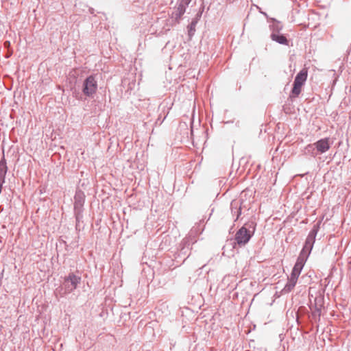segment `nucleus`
<instances>
[{
  "label": "nucleus",
  "mask_w": 351,
  "mask_h": 351,
  "mask_svg": "<svg viewBox=\"0 0 351 351\" xmlns=\"http://www.w3.org/2000/svg\"><path fill=\"white\" fill-rule=\"evenodd\" d=\"M81 278L78 276L71 273L68 276L65 277L64 282L61 286L60 294L62 295L69 293L75 290L77 285L80 283Z\"/></svg>",
  "instance_id": "obj_1"
},
{
  "label": "nucleus",
  "mask_w": 351,
  "mask_h": 351,
  "mask_svg": "<svg viewBox=\"0 0 351 351\" xmlns=\"http://www.w3.org/2000/svg\"><path fill=\"white\" fill-rule=\"evenodd\" d=\"M319 224L317 223L313 226V228L308 233L307 238L306 239L304 245L300 252V254L303 255L306 257H308L309 254H311V252L313 249L316 235L319 231Z\"/></svg>",
  "instance_id": "obj_2"
},
{
  "label": "nucleus",
  "mask_w": 351,
  "mask_h": 351,
  "mask_svg": "<svg viewBox=\"0 0 351 351\" xmlns=\"http://www.w3.org/2000/svg\"><path fill=\"white\" fill-rule=\"evenodd\" d=\"M97 81L95 76L90 75L87 77L82 84V93L86 97L93 98L97 90Z\"/></svg>",
  "instance_id": "obj_3"
},
{
  "label": "nucleus",
  "mask_w": 351,
  "mask_h": 351,
  "mask_svg": "<svg viewBox=\"0 0 351 351\" xmlns=\"http://www.w3.org/2000/svg\"><path fill=\"white\" fill-rule=\"evenodd\" d=\"M252 235L253 232L250 231L245 226H243L237 232L235 241L239 245H245L248 243Z\"/></svg>",
  "instance_id": "obj_4"
},
{
  "label": "nucleus",
  "mask_w": 351,
  "mask_h": 351,
  "mask_svg": "<svg viewBox=\"0 0 351 351\" xmlns=\"http://www.w3.org/2000/svg\"><path fill=\"white\" fill-rule=\"evenodd\" d=\"M191 1V0H181L178 6L175 8V10L172 12V17L174 18L176 21H178L184 14L186 8Z\"/></svg>",
  "instance_id": "obj_5"
},
{
  "label": "nucleus",
  "mask_w": 351,
  "mask_h": 351,
  "mask_svg": "<svg viewBox=\"0 0 351 351\" xmlns=\"http://www.w3.org/2000/svg\"><path fill=\"white\" fill-rule=\"evenodd\" d=\"M307 258H308L307 257L300 254V256H298L297 261L293 268L292 272L291 274V276L294 277L297 279L298 278Z\"/></svg>",
  "instance_id": "obj_6"
},
{
  "label": "nucleus",
  "mask_w": 351,
  "mask_h": 351,
  "mask_svg": "<svg viewBox=\"0 0 351 351\" xmlns=\"http://www.w3.org/2000/svg\"><path fill=\"white\" fill-rule=\"evenodd\" d=\"M317 154H322L326 152L330 147L329 138H322L315 143Z\"/></svg>",
  "instance_id": "obj_7"
},
{
  "label": "nucleus",
  "mask_w": 351,
  "mask_h": 351,
  "mask_svg": "<svg viewBox=\"0 0 351 351\" xmlns=\"http://www.w3.org/2000/svg\"><path fill=\"white\" fill-rule=\"evenodd\" d=\"M85 195L81 190H77L75 192L74 199V209H82L84 203Z\"/></svg>",
  "instance_id": "obj_8"
},
{
  "label": "nucleus",
  "mask_w": 351,
  "mask_h": 351,
  "mask_svg": "<svg viewBox=\"0 0 351 351\" xmlns=\"http://www.w3.org/2000/svg\"><path fill=\"white\" fill-rule=\"evenodd\" d=\"M195 242H196V240L192 238L191 235L184 238L181 243L182 247L180 249V253L185 254L186 253V249L189 250L191 245Z\"/></svg>",
  "instance_id": "obj_9"
},
{
  "label": "nucleus",
  "mask_w": 351,
  "mask_h": 351,
  "mask_svg": "<svg viewBox=\"0 0 351 351\" xmlns=\"http://www.w3.org/2000/svg\"><path fill=\"white\" fill-rule=\"evenodd\" d=\"M231 211L232 215H236L237 218L236 220L239 219V216L241 215V209L242 205L240 204L239 201L233 200L230 204Z\"/></svg>",
  "instance_id": "obj_10"
},
{
  "label": "nucleus",
  "mask_w": 351,
  "mask_h": 351,
  "mask_svg": "<svg viewBox=\"0 0 351 351\" xmlns=\"http://www.w3.org/2000/svg\"><path fill=\"white\" fill-rule=\"evenodd\" d=\"M304 84L301 82H298L294 80L293 84V88L291 90L290 97L294 98L299 96L302 91V87Z\"/></svg>",
  "instance_id": "obj_11"
},
{
  "label": "nucleus",
  "mask_w": 351,
  "mask_h": 351,
  "mask_svg": "<svg viewBox=\"0 0 351 351\" xmlns=\"http://www.w3.org/2000/svg\"><path fill=\"white\" fill-rule=\"evenodd\" d=\"M298 279L292 277L290 276V277L288 278V282L285 286L284 289H282V292L284 293H289L292 291V289L295 287L296 283H297Z\"/></svg>",
  "instance_id": "obj_12"
},
{
  "label": "nucleus",
  "mask_w": 351,
  "mask_h": 351,
  "mask_svg": "<svg viewBox=\"0 0 351 351\" xmlns=\"http://www.w3.org/2000/svg\"><path fill=\"white\" fill-rule=\"evenodd\" d=\"M7 165L4 158L0 161V184L5 182V177L7 173Z\"/></svg>",
  "instance_id": "obj_13"
},
{
  "label": "nucleus",
  "mask_w": 351,
  "mask_h": 351,
  "mask_svg": "<svg viewBox=\"0 0 351 351\" xmlns=\"http://www.w3.org/2000/svg\"><path fill=\"white\" fill-rule=\"evenodd\" d=\"M307 76V70L306 69H303L296 75L294 80L304 84L305 82L306 81Z\"/></svg>",
  "instance_id": "obj_14"
},
{
  "label": "nucleus",
  "mask_w": 351,
  "mask_h": 351,
  "mask_svg": "<svg viewBox=\"0 0 351 351\" xmlns=\"http://www.w3.org/2000/svg\"><path fill=\"white\" fill-rule=\"evenodd\" d=\"M271 38L273 40H274L280 44L287 45L288 40H287V38L282 34L272 33L271 34Z\"/></svg>",
  "instance_id": "obj_15"
},
{
  "label": "nucleus",
  "mask_w": 351,
  "mask_h": 351,
  "mask_svg": "<svg viewBox=\"0 0 351 351\" xmlns=\"http://www.w3.org/2000/svg\"><path fill=\"white\" fill-rule=\"evenodd\" d=\"M306 154H309L313 156L317 155L315 143L309 144L305 147Z\"/></svg>",
  "instance_id": "obj_16"
},
{
  "label": "nucleus",
  "mask_w": 351,
  "mask_h": 351,
  "mask_svg": "<svg viewBox=\"0 0 351 351\" xmlns=\"http://www.w3.org/2000/svg\"><path fill=\"white\" fill-rule=\"evenodd\" d=\"M75 215L76 218L77 222H80V221L82 219V209H74Z\"/></svg>",
  "instance_id": "obj_17"
},
{
  "label": "nucleus",
  "mask_w": 351,
  "mask_h": 351,
  "mask_svg": "<svg viewBox=\"0 0 351 351\" xmlns=\"http://www.w3.org/2000/svg\"><path fill=\"white\" fill-rule=\"evenodd\" d=\"M195 25L194 23H191L189 26V34H191V31L193 29V27Z\"/></svg>",
  "instance_id": "obj_18"
},
{
  "label": "nucleus",
  "mask_w": 351,
  "mask_h": 351,
  "mask_svg": "<svg viewBox=\"0 0 351 351\" xmlns=\"http://www.w3.org/2000/svg\"><path fill=\"white\" fill-rule=\"evenodd\" d=\"M229 2H232L234 1V0H228Z\"/></svg>",
  "instance_id": "obj_19"
}]
</instances>
